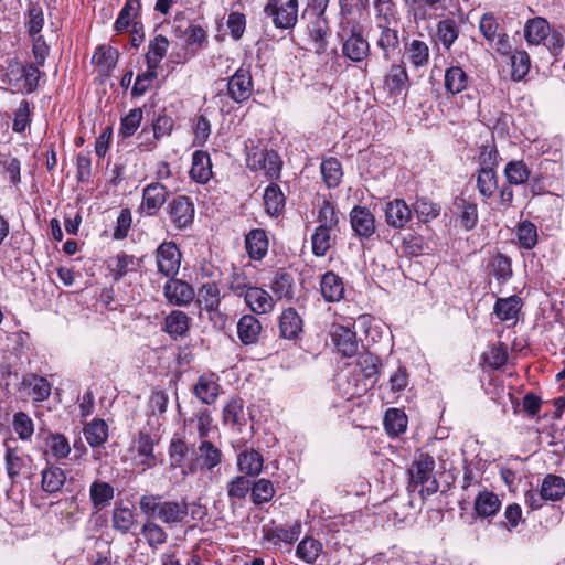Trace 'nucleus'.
I'll return each mask as SVG.
<instances>
[{
    "label": "nucleus",
    "instance_id": "nucleus-1",
    "mask_svg": "<svg viewBox=\"0 0 565 565\" xmlns=\"http://www.w3.org/2000/svg\"><path fill=\"white\" fill-rule=\"evenodd\" d=\"M41 75L42 72L36 65L11 57L0 65V86L12 92L31 94L39 87Z\"/></svg>",
    "mask_w": 565,
    "mask_h": 565
},
{
    "label": "nucleus",
    "instance_id": "nucleus-2",
    "mask_svg": "<svg viewBox=\"0 0 565 565\" xmlns=\"http://www.w3.org/2000/svg\"><path fill=\"white\" fill-rule=\"evenodd\" d=\"M139 507L146 516L156 518L167 525L182 524L189 514L186 501H164L158 494L142 495Z\"/></svg>",
    "mask_w": 565,
    "mask_h": 565
},
{
    "label": "nucleus",
    "instance_id": "nucleus-3",
    "mask_svg": "<svg viewBox=\"0 0 565 565\" xmlns=\"http://www.w3.org/2000/svg\"><path fill=\"white\" fill-rule=\"evenodd\" d=\"M435 459L428 454H419L409 468L411 486H420V493L431 495L439 489L435 477Z\"/></svg>",
    "mask_w": 565,
    "mask_h": 565
},
{
    "label": "nucleus",
    "instance_id": "nucleus-4",
    "mask_svg": "<svg viewBox=\"0 0 565 565\" xmlns=\"http://www.w3.org/2000/svg\"><path fill=\"white\" fill-rule=\"evenodd\" d=\"M338 35L342 40V54L352 62H362L370 54L369 41L355 26H342Z\"/></svg>",
    "mask_w": 565,
    "mask_h": 565
},
{
    "label": "nucleus",
    "instance_id": "nucleus-5",
    "mask_svg": "<svg viewBox=\"0 0 565 565\" xmlns=\"http://www.w3.org/2000/svg\"><path fill=\"white\" fill-rule=\"evenodd\" d=\"M264 12L276 28L291 29L298 20V0H268Z\"/></svg>",
    "mask_w": 565,
    "mask_h": 565
},
{
    "label": "nucleus",
    "instance_id": "nucleus-6",
    "mask_svg": "<svg viewBox=\"0 0 565 565\" xmlns=\"http://www.w3.org/2000/svg\"><path fill=\"white\" fill-rule=\"evenodd\" d=\"M398 24H375V44L382 51L383 57L390 60L401 53Z\"/></svg>",
    "mask_w": 565,
    "mask_h": 565
},
{
    "label": "nucleus",
    "instance_id": "nucleus-7",
    "mask_svg": "<svg viewBox=\"0 0 565 565\" xmlns=\"http://www.w3.org/2000/svg\"><path fill=\"white\" fill-rule=\"evenodd\" d=\"M167 211L171 222L178 230H184L193 223L194 205L186 195H178L169 202Z\"/></svg>",
    "mask_w": 565,
    "mask_h": 565
},
{
    "label": "nucleus",
    "instance_id": "nucleus-8",
    "mask_svg": "<svg viewBox=\"0 0 565 565\" xmlns=\"http://www.w3.org/2000/svg\"><path fill=\"white\" fill-rule=\"evenodd\" d=\"M157 266L159 273L167 277L178 274L181 264V253L173 242H163L157 248Z\"/></svg>",
    "mask_w": 565,
    "mask_h": 565
},
{
    "label": "nucleus",
    "instance_id": "nucleus-9",
    "mask_svg": "<svg viewBox=\"0 0 565 565\" xmlns=\"http://www.w3.org/2000/svg\"><path fill=\"white\" fill-rule=\"evenodd\" d=\"M227 92L230 97L236 103L247 100L253 93L250 71L245 67H239L228 79Z\"/></svg>",
    "mask_w": 565,
    "mask_h": 565
},
{
    "label": "nucleus",
    "instance_id": "nucleus-10",
    "mask_svg": "<svg viewBox=\"0 0 565 565\" xmlns=\"http://www.w3.org/2000/svg\"><path fill=\"white\" fill-rule=\"evenodd\" d=\"M386 224L395 230L404 228L412 220V209L402 199H394L384 205Z\"/></svg>",
    "mask_w": 565,
    "mask_h": 565
},
{
    "label": "nucleus",
    "instance_id": "nucleus-11",
    "mask_svg": "<svg viewBox=\"0 0 565 565\" xmlns=\"http://www.w3.org/2000/svg\"><path fill=\"white\" fill-rule=\"evenodd\" d=\"M268 161V177L277 178L280 172L281 161L279 156L274 150H262L257 148H252L247 151L246 154V163L249 169L253 171H258L262 168L260 162Z\"/></svg>",
    "mask_w": 565,
    "mask_h": 565
},
{
    "label": "nucleus",
    "instance_id": "nucleus-12",
    "mask_svg": "<svg viewBox=\"0 0 565 565\" xmlns=\"http://www.w3.org/2000/svg\"><path fill=\"white\" fill-rule=\"evenodd\" d=\"M350 222L360 238H370L375 233V217L365 206H354L350 212Z\"/></svg>",
    "mask_w": 565,
    "mask_h": 565
},
{
    "label": "nucleus",
    "instance_id": "nucleus-13",
    "mask_svg": "<svg viewBox=\"0 0 565 565\" xmlns=\"http://www.w3.org/2000/svg\"><path fill=\"white\" fill-rule=\"evenodd\" d=\"M167 188L160 182H153L143 188L141 207L147 215L153 216L167 201Z\"/></svg>",
    "mask_w": 565,
    "mask_h": 565
},
{
    "label": "nucleus",
    "instance_id": "nucleus-14",
    "mask_svg": "<svg viewBox=\"0 0 565 565\" xmlns=\"http://www.w3.org/2000/svg\"><path fill=\"white\" fill-rule=\"evenodd\" d=\"M237 469L243 476L257 477L264 466V458L260 452L253 448L245 447L237 454Z\"/></svg>",
    "mask_w": 565,
    "mask_h": 565
},
{
    "label": "nucleus",
    "instance_id": "nucleus-15",
    "mask_svg": "<svg viewBox=\"0 0 565 565\" xmlns=\"http://www.w3.org/2000/svg\"><path fill=\"white\" fill-rule=\"evenodd\" d=\"M163 292L168 301L175 306L189 305L194 298V289L179 279L169 280L163 287Z\"/></svg>",
    "mask_w": 565,
    "mask_h": 565
},
{
    "label": "nucleus",
    "instance_id": "nucleus-16",
    "mask_svg": "<svg viewBox=\"0 0 565 565\" xmlns=\"http://www.w3.org/2000/svg\"><path fill=\"white\" fill-rule=\"evenodd\" d=\"M308 32L315 44V51L321 54L326 51L329 36V23L326 15H309Z\"/></svg>",
    "mask_w": 565,
    "mask_h": 565
},
{
    "label": "nucleus",
    "instance_id": "nucleus-17",
    "mask_svg": "<svg viewBox=\"0 0 565 565\" xmlns=\"http://www.w3.org/2000/svg\"><path fill=\"white\" fill-rule=\"evenodd\" d=\"M331 337L335 348L343 356L350 358L358 353L359 343L355 333L351 329L337 326Z\"/></svg>",
    "mask_w": 565,
    "mask_h": 565
},
{
    "label": "nucleus",
    "instance_id": "nucleus-18",
    "mask_svg": "<svg viewBox=\"0 0 565 565\" xmlns=\"http://www.w3.org/2000/svg\"><path fill=\"white\" fill-rule=\"evenodd\" d=\"M23 24L29 35L35 36L40 34L45 24L44 9L41 2L28 0Z\"/></svg>",
    "mask_w": 565,
    "mask_h": 565
},
{
    "label": "nucleus",
    "instance_id": "nucleus-19",
    "mask_svg": "<svg viewBox=\"0 0 565 565\" xmlns=\"http://www.w3.org/2000/svg\"><path fill=\"white\" fill-rule=\"evenodd\" d=\"M6 470L11 481L20 476L31 473V458L25 455H20L17 450L8 448L4 456Z\"/></svg>",
    "mask_w": 565,
    "mask_h": 565
},
{
    "label": "nucleus",
    "instance_id": "nucleus-20",
    "mask_svg": "<svg viewBox=\"0 0 565 565\" xmlns=\"http://www.w3.org/2000/svg\"><path fill=\"white\" fill-rule=\"evenodd\" d=\"M303 322L296 309L288 308L279 318L280 337L287 340H296L302 333Z\"/></svg>",
    "mask_w": 565,
    "mask_h": 565
},
{
    "label": "nucleus",
    "instance_id": "nucleus-21",
    "mask_svg": "<svg viewBox=\"0 0 565 565\" xmlns=\"http://www.w3.org/2000/svg\"><path fill=\"white\" fill-rule=\"evenodd\" d=\"M322 297L328 302L340 301L344 296V284L340 276L333 271H327L320 280Z\"/></svg>",
    "mask_w": 565,
    "mask_h": 565
},
{
    "label": "nucleus",
    "instance_id": "nucleus-22",
    "mask_svg": "<svg viewBox=\"0 0 565 565\" xmlns=\"http://www.w3.org/2000/svg\"><path fill=\"white\" fill-rule=\"evenodd\" d=\"M245 301L255 313H267L274 308L273 297L259 287H248L245 291Z\"/></svg>",
    "mask_w": 565,
    "mask_h": 565
},
{
    "label": "nucleus",
    "instance_id": "nucleus-23",
    "mask_svg": "<svg viewBox=\"0 0 565 565\" xmlns=\"http://www.w3.org/2000/svg\"><path fill=\"white\" fill-rule=\"evenodd\" d=\"M114 487L106 481L95 480L89 487V499L96 511H100L108 507L114 499Z\"/></svg>",
    "mask_w": 565,
    "mask_h": 565
},
{
    "label": "nucleus",
    "instance_id": "nucleus-24",
    "mask_svg": "<svg viewBox=\"0 0 565 565\" xmlns=\"http://www.w3.org/2000/svg\"><path fill=\"white\" fill-rule=\"evenodd\" d=\"M246 250L252 259H263L268 250L266 232L260 228L252 230L245 237Z\"/></svg>",
    "mask_w": 565,
    "mask_h": 565
},
{
    "label": "nucleus",
    "instance_id": "nucleus-25",
    "mask_svg": "<svg viewBox=\"0 0 565 565\" xmlns=\"http://www.w3.org/2000/svg\"><path fill=\"white\" fill-rule=\"evenodd\" d=\"M262 331V324L258 319L252 315L243 316L237 322V335L245 345L254 344L258 341Z\"/></svg>",
    "mask_w": 565,
    "mask_h": 565
},
{
    "label": "nucleus",
    "instance_id": "nucleus-26",
    "mask_svg": "<svg viewBox=\"0 0 565 565\" xmlns=\"http://www.w3.org/2000/svg\"><path fill=\"white\" fill-rule=\"evenodd\" d=\"M551 31L546 19L536 17L530 19L524 25V38L531 45H540L547 39Z\"/></svg>",
    "mask_w": 565,
    "mask_h": 565
},
{
    "label": "nucleus",
    "instance_id": "nucleus-27",
    "mask_svg": "<svg viewBox=\"0 0 565 565\" xmlns=\"http://www.w3.org/2000/svg\"><path fill=\"white\" fill-rule=\"evenodd\" d=\"M521 308V298L513 295L508 298H498L494 303L493 311L501 321L514 320L515 322Z\"/></svg>",
    "mask_w": 565,
    "mask_h": 565
},
{
    "label": "nucleus",
    "instance_id": "nucleus-28",
    "mask_svg": "<svg viewBox=\"0 0 565 565\" xmlns=\"http://www.w3.org/2000/svg\"><path fill=\"white\" fill-rule=\"evenodd\" d=\"M470 82V77L460 66H450L445 72L444 85L451 95L463 92Z\"/></svg>",
    "mask_w": 565,
    "mask_h": 565
},
{
    "label": "nucleus",
    "instance_id": "nucleus-29",
    "mask_svg": "<svg viewBox=\"0 0 565 565\" xmlns=\"http://www.w3.org/2000/svg\"><path fill=\"white\" fill-rule=\"evenodd\" d=\"M190 175L193 180L205 183L212 175V164L206 151L198 150L192 156Z\"/></svg>",
    "mask_w": 565,
    "mask_h": 565
},
{
    "label": "nucleus",
    "instance_id": "nucleus-30",
    "mask_svg": "<svg viewBox=\"0 0 565 565\" xmlns=\"http://www.w3.org/2000/svg\"><path fill=\"white\" fill-rule=\"evenodd\" d=\"M488 271L497 279L499 285H504L513 275L511 259L500 253L492 256L488 264Z\"/></svg>",
    "mask_w": 565,
    "mask_h": 565
},
{
    "label": "nucleus",
    "instance_id": "nucleus-31",
    "mask_svg": "<svg viewBox=\"0 0 565 565\" xmlns=\"http://www.w3.org/2000/svg\"><path fill=\"white\" fill-rule=\"evenodd\" d=\"M223 422L232 428H239L246 424L244 402L239 397H233L223 408Z\"/></svg>",
    "mask_w": 565,
    "mask_h": 565
},
{
    "label": "nucleus",
    "instance_id": "nucleus-32",
    "mask_svg": "<svg viewBox=\"0 0 565 565\" xmlns=\"http://www.w3.org/2000/svg\"><path fill=\"white\" fill-rule=\"evenodd\" d=\"M21 384L23 387L31 390V395L34 401H45L51 394V384L43 376L29 373L23 376Z\"/></svg>",
    "mask_w": 565,
    "mask_h": 565
},
{
    "label": "nucleus",
    "instance_id": "nucleus-33",
    "mask_svg": "<svg viewBox=\"0 0 565 565\" xmlns=\"http://www.w3.org/2000/svg\"><path fill=\"white\" fill-rule=\"evenodd\" d=\"M408 75L404 66L393 64L385 76V87L392 95H399L407 88Z\"/></svg>",
    "mask_w": 565,
    "mask_h": 565
},
{
    "label": "nucleus",
    "instance_id": "nucleus-34",
    "mask_svg": "<svg viewBox=\"0 0 565 565\" xmlns=\"http://www.w3.org/2000/svg\"><path fill=\"white\" fill-rule=\"evenodd\" d=\"M169 47V40L162 35H156L148 45V52L145 55L148 68L159 67L162 58L166 56Z\"/></svg>",
    "mask_w": 565,
    "mask_h": 565
},
{
    "label": "nucleus",
    "instance_id": "nucleus-35",
    "mask_svg": "<svg viewBox=\"0 0 565 565\" xmlns=\"http://www.w3.org/2000/svg\"><path fill=\"white\" fill-rule=\"evenodd\" d=\"M194 395L204 404H213L218 395V384L212 376L202 375L194 385Z\"/></svg>",
    "mask_w": 565,
    "mask_h": 565
},
{
    "label": "nucleus",
    "instance_id": "nucleus-36",
    "mask_svg": "<svg viewBox=\"0 0 565 565\" xmlns=\"http://www.w3.org/2000/svg\"><path fill=\"white\" fill-rule=\"evenodd\" d=\"M501 501L493 492L483 491L475 500V511L478 516L490 518L498 513Z\"/></svg>",
    "mask_w": 565,
    "mask_h": 565
},
{
    "label": "nucleus",
    "instance_id": "nucleus-37",
    "mask_svg": "<svg viewBox=\"0 0 565 565\" xmlns=\"http://www.w3.org/2000/svg\"><path fill=\"white\" fill-rule=\"evenodd\" d=\"M198 460L201 462V467L207 470H212L218 466L222 461L223 454L214 444L210 440H202L198 448Z\"/></svg>",
    "mask_w": 565,
    "mask_h": 565
},
{
    "label": "nucleus",
    "instance_id": "nucleus-38",
    "mask_svg": "<svg viewBox=\"0 0 565 565\" xmlns=\"http://www.w3.org/2000/svg\"><path fill=\"white\" fill-rule=\"evenodd\" d=\"M504 175L510 185H523L531 175V170L523 160H512L505 164Z\"/></svg>",
    "mask_w": 565,
    "mask_h": 565
},
{
    "label": "nucleus",
    "instance_id": "nucleus-39",
    "mask_svg": "<svg viewBox=\"0 0 565 565\" xmlns=\"http://www.w3.org/2000/svg\"><path fill=\"white\" fill-rule=\"evenodd\" d=\"M264 205L268 215L278 216L285 207V195L277 184H270L264 193Z\"/></svg>",
    "mask_w": 565,
    "mask_h": 565
},
{
    "label": "nucleus",
    "instance_id": "nucleus-40",
    "mask_svg": "<svg viewBox=\"0 0 565 565\" xmlns=\"http://www.w3.org/2000/svg\"><path fill=\"white\" fill-rule=\"evenodd\" d=\"M405 57L415 67L426 66L429 62V47L419 40H413L405 46Z\"/></svg>",
    "mask_w": 565,
    "mask_h": 565
},
{
    "label": "nucleus",
    "instance_id": "nucleus-41",
    "mask_svg": "<svg viewBox=\"0 0 565 565\" xmlns=\"http://www.w3.org/2000/svg\"><path fill=\"white\" fill-rule=\"evenodd\" d=\"M66 475L60 467H49L42 471V489L47 493H55L62 489Z\"/></svg>",
    "mask_w": 565,
    "mask_h": 565
},
{
    "label": "nucleus",
    "instance_id": "nucleus-42",
    "mask_svg": "<svg viewBox=\"0 0 565 565\" xmlns=\"http://www.w3.org/2000/svg\"><path fill=\"white\" fill-rule=\"evenodd\" d=\"M86 441L92 447H99L108 439V426L103 419H94L84 428Z\"/></svg>",
    "mask_w": 565,
    "mask_h": 565
},
{
    "label": "nucleus",
    "instance_id": "nucleus-43",
    "mask_svg": "<svg viewBox=\"0 0 565 565\" xmlns=\"http://www.w3.org/2000/svg\"><path fill=\"white\" fill-rule=\"evenodd\" d=\"M541 490L545 500H561L565 495V480L559 476L548 475L543 479Z\"/></svg>",
    "mask_w": 565,
    "mask_h": 565
},
{
    "label": "nucleus",
    "instance_id": "nucleus-44",
    "mask_svg": "<svg viewBox=\"0 0 565 565\" xmlns=\"http://www.w3.org/2000/svg\"><path fill=\"white\" fill-rule=\"evenodd\" d=\"M294 278L286 271H278L271 282V290L277 299L291 300L295 295Z\"/></svg>",
    "mask_w": 565,
    "mask_h": 565
},
{
    "label": "nucleus",
    "instance_id": "nucleus-45",
    "mask_svg": "<svg viewBox=\"0 0 565 565\" xmlns=\"http://www.w3.org/2000/svg\"><path fill=\"white\" fill-rule=\"evenodd\" d=\"M376 24H398L399 19L392 0H374Z\"/></svg>",
    "mask_w": 565,
    "mask_h": 565
},
{
    "label": "nucleus",
    "instance_id": "nucleus-46",
    "mask_svg": "<svg viewBox=\"0 0 565 565\" xmlns=\"http://www.w3.org/2000/svg\"><path fill=\"white\" fill-rule=\"evenodd\" d=\"M164 330L173 338L184 335L189 330V317L183 311H172L166 318Z\"/></svg>",
    "mask_w": 565,
    "mask_h": 565
},
{
    "label": "nucleus",
    "instance_id": "nucleus-47",
    "mask_svg": "<svg viewBox=\"0 0 565 565\" xmlns=\"http://www.w3.org/2000/svg\"><path fill=\"white\" fill-rule=\"evenodd\" d=\"M199 302L209 312H215L221 303L220 288L215 282L204 284L199 290Z\"/></svg>",
    "mask_w": 565,
    "mask_h": 565
},
{
    "label": "nucleus",
    "instance_id": "nucleus-48",
    "mask_svg": "<svg viewBox=\"0 0 565 565\" xmlns=\"http://www.w3.org/2000/svg\"><path fill=\"white\" fill-rule=\"evenodd\" d=\"M477 188L479 193L486 199L492 196L498 188L497 173L491 167H483L479 170L477 177Z\"/></svg>",
    "mask_w": 565,
    "mask_h": 565
},
{
    "label": "nucleus",
    "instance_id": "nucleus-49",
    "mask_svg": "<svg viewBox=\"0 0 565 565\" xmlns=\"http://www.w3.org/2000/svg\"><path fill=\"white\" fill-rule=\"evenodd\" d=\"M321 174L328 188H337L342 179V167L338 159L329 158L321 163Z\"/></svg>",
    "mask_w": 565,
    "mask_h": 565
},
{
    "label": "nucleus",
    "instance_id": "nucleus-50",
    "mask_svg": "<svg viewBox=\"0 0 565 565\" xmlns=\"http://www.w3.org/2000/svg\"><path fill=\"white\" fill-rule=\"evenodd\" d=\"M157 443V438L152 437L146 431H140L137 439V451L139 456L143 457L142 465L151 468L156 465V457L153 454V447Z\"/></svg>",
    "mask_w": 565,
    "mask_h": 565
},
{
    "label": "nucleus",
    "instance_id": "nucleus-51",
    "mask_svg": "<svg viewBox=\"0 0 565 565\" xmlns=\"http://www.w3.org/2000/svg\"><path fill=\"white\" fill-rule=\"evenodd\" d=\"M413 211L420 222L428 223L440 214V206L428 198L420 196L413 204Z\"/></svg>",
    "mask_w": 565,
    "mask_h": 565
},
{
    "label": "nucleus",
    "instance_id": "nucleus-52",
    "mask_svg": "<svg viewBox=\"0 0 565 565\" xmlns=\"http://www.w3.org/2000/svg\"><path fill=\"white\" fill-rule=\"evenodd\" d=\"M46 447L56 460H62L71 454V446L66 437L58 433H50L45 438Z\"/></svg>",
    "mask_w": 565,
    "mask_h": 565
},
{
    "label": "nucleus",
    "instance_id": "nucleus-53",
    "mask_svg": "<svg viewBox=\"0 0 565 565\" xmlns=\"http://www.w3.org/2000/svg\"><path fill=\"white\" fill-rule=\"evenodd\" d=\"M276 490L273 482L262 478L252 486L250 498L254 504L260 505L269 502L275 497Z\"/></svg>",
    "mask_w": 565,
    "mask_h": 565
},
{
    "label": "nucleus",
    "instance_id": "nucleus-54",
    "mask_svg": "<svg viewBox=\"0 0 565 565\" xmlns=\"http://www.w3.org/2000/svg\"><path fill=\"white\" fill-rule=\"evenodd\" d=\"M384 426L387 434L398 436L404 433L407 427L406 415L397 408H390L386 411L384 417Z\"/></svg>",
    "mask_w": 565,
    "mask_h": 565
},
{
    "label": "nucleus",
    "instance_id": "nucleus-55",
    "mask_svg": "<svg viewBox=\"0 0 565 565\" xmlns=\"http://www.w3.org/2000/svg\"><path fill=\"white\" fill-rule=\"evenodd\" d=\"M140 10L139 0H126L118 18L115 21V29L118 32L127 30L131 21L138 15Z\"/></svg>",
    "mask_w": 565,
    "mask_h": 565
},
{
    "label": "nucleus",
    "instance_id": "nucleus-56",
    "mask_svg": "<svg viewBox=\"0 0 565 565\" xmlns=\"http://www.w3.org/2000/svg\"><path fill=\"white\" fill-rule=\"evenodd\" d=\"M322 551V544L313 537H305L297 546L296 554L305 562L312 564Z\"/></svg>",
    "mask_w": 565,
    "mask_h": 565
},
{
    "label": "nucleus",
    "instance_id": "nucleus-57",
    "mask_svg": "<svg viewBox=\"0 0 565 565\" xmlns=\"http://www.w3.org/2000/svg\"><path fill=\"white\" fill-rule=\"evenodd\" d=\"M141 533L151 548H158L168 540L166 531L153 521H147L141 529Z\"/></svg>",
    "mask_w": 565,
    "mask_h": 565
},
{
    "label": "nucleus",
    "instance_id": "nucleus-58",
    "mask_svg": "<svg viewBox=\"0 0 565 565\" xmlns=\"http://www.w3.org/2000/svg\"><path fill=\"white\" fill-rule=\"evenodd\" d=\"M456 205L460 210L459 218L461 226L467 231L472 230L479 220L477 204L461 199Z\"/></svg>",
    "mask_w": 565,
    "mask_h": 565
},
{
    "label": "nucleus",
    "instance_id": "nucleus-59",
    "mask_svg": "<svg viewBox=\"0 0 565 565\" xmlns=\"http://www.w3.org/2000/svg\"><path fill=\"white\" fill-rule=\"evenodd\" d=\"M437 34L444 47L449 50L459 35V29L456 21L451 19L439 21L437 25Z\"/></svg>",
    "mask_w": 565,
    "mask_h": 565
},
{
    "label": "nucleus",
    "instance_id": "nucleus-60",
    "mask_svg": "<svg viewBox=\"0 0 565 565\" xmlns=\"http://www.w3.org/2000/svg\"><path fill=\"white\" fill-rule=\"evenodd\" d=\"M512 73L514 81L523 79L531 67L530 55L525 51H518L511 56Z\"/></svg>",
    "mask_w": 565,
    "mask_h": 565
},
{
    "label": "nucleus",
    "instance_id": "nucleus-61",
    "mask_svg": "<svg viewBox=\"0 0 565 565\" xmlns=\"http://www.w3.org/2000/svg\"><path fill=\"white\" fill-rule=\"evenodd\" d=\"M312 253L318 256H324L331 247V230L316 227L312 236Z\"/></svg>",
    "mask_w": 565,
    "mask_h": 565
},
{
    "label": "nucleus",
    "instance_id": "nucleus-62",
    "mask_svg": "<svg viewBox=\"0 0 565 565\" xmlns=\"http://www.w3.org/2000/svg\"><path fill=\"white\" fill-rule=\"evenodd\" d=\"M113 527L121 533H127L135 523L134 512L129 508H116L113 511Z\"/></svg>",
    "mask_w": 565,
    "mask_h": 565
},
{
    "label": "nucleus",
    "instance_id": "nucleus-63",
    "mask_svg": "<svg viewBox=\"0 0 565 565\" xmlns=\"http://www.w3.org/2000/svg\"><path fill=\"white\" fill-rule=\"evenodd\" d=\"M318 228L333 230L339 223V216L333 204L324 201L318 212Z\"/></svg>",
    "mask_w": 565,
    "mask_h": 565
},
{
    "label": "nucleus",
    "instance_id": "nucleus-64",
    "mask_svg": "<svg viewBox=\"0 0 565 565\" xmlns=\"http://www.w3.org/2000/svg\"><path fill=\"white\" fill-rule=\"evenodd\" d=\"M13 429L21 440H30L34 433L33 420L28 414L18 412L13 416Z\"/></svg>",
    "mask_w": 565,
    "mask_h": 565
}]
</instances>
